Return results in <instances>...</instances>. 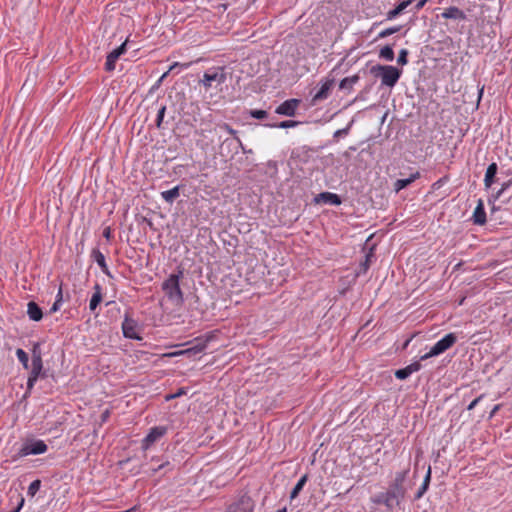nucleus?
<instances>
[{
  "instance_id": "33",
  "label": "nucleus",
  "mask_w": 512,
  "mask_h": 512,
  "mask_svg": "<svg viewBox=\"0 0 512 512\" xmlns=\"http://www.w3.org/2000/svg\"><path fill=\"white\" fill-rule=\"evenodd\" d=\"M298 124H299L298 121L285 120V121H282V122H280L278 124H271V125H268V126L269 127H276V128L286 129V128L296 127Z\"/></svg>"
},
{
  "instance_id": "16",
  "label": "nucleus",
  "mask_w": 512,
  "mask_h": 512,
  "mask_svg": "<svg viewBox=\"0 0 512 512\" xmlns=\"http://www.w3.org/2000/svg\"><path fill=\"white\" fill-rule=\"evenodd\" d=\"M421 369V364L419 362H413L406 366L405 368L398 369L395 372V377L399 380L407 379L412 373L417 372Z\"/></svg>"
},
{
  "instance_id": "31",
  "label": "nucleus",
  "mask_w": 512,
  "mask_h": 512,
  "mask_svg": "<svg viewBox=\"0 0 512 512\" xmlns=\"http://www.w3.org/2000/svg\"><path fill=\"white\" fill-rule=\"evenodd\" d=\"M16 356L19 360V362L23 365L25 369H28L29 367V358L28 354L23 349H17L16 350Z\"/></svg>"
},
{
  "instance_id": "24",
  "label": "nucleus",
  "mask_w": 512,
  "mask_h": 512,
  "mask_svg": "<svg viewBox=\"0 0 512 512\" xmlns=\"http://www.w3.org/2000/svg\"><path fill=\"white\" fill-rule=\"evenodd\" d=\"M180 195V186H175L174 188L170 190H166L161 192V197L164 201H166L169 204H172L176 198H178Z\"/></svg>"
},
{
  "instance_id": "56",
  "label": "nucleus",
  "mask_w": 512,
  "mask_h": 512,
  "mask_svg": "<svg viewBox=\"0 0 512 512\" xmlns=\"http://www.w3.org/2000/svg\"><path fill=\"white\" fill-rule=\"evenodd\" d=\"M497 410H498V406H495V408L493 409L491 414L493 415L495 412H497Z\"/></svg>"
},
{
  "instance_id": "45",
  "label": "nucleus",
  "mask_w": 512,
  "mask_h": 512,
  "mask_svg": "<svg viewBox=\"0 0 512 512\" xmlns=\"http://www.w3.org/2000/svg\"><path fill=\"white\" fill-rule=\"evenodd\" d=\"M37 382L36 379L32 378V377H28V380H27V390L28 392H30L32 390V388L34 387L35 383Z\"/></svg>"
},
{
  "instance_id": "58",
  "label": "nucleus",
  "mask_w": 512,
  "mask_h": 512,
  "mask_svg": "<svg viewBox=\"0 0 512 512\" xmlns=\"http://www.w3.org/2000/svg\"><path fill=\"white\" fill-rule=\"evenodd\" d=\"M482 93H483V89H481V90H480V92H479V97H481V96H482Z\"/></svg>"
},
{
  "instance_id": "18",
  "label": "nucleus",
  "mask_w": 512,
  "mask_h": 512,
  "mask_svg": "<svg viewBox=\"0 0 512 512\" xmlns=\"http://www.w3.org/2000/svg\"><path fill=\"white\" fill-rule=\"evenodd\" d=\"M420 177L419 172L412 173L408 178L405 179H398L394 183V191L398 193L402 189L409 186L411 183H413L416 179Z\"/></svg>"
},
{
  "instance_id": "25",
  "label": "nucleus",
  "mask_w": 512,
  "mask_h": 512,
  "mask_svg": "<svg viewBox=\"0 0 512 512\" xmlns=\"http://www.w3.org/2000/svg\"><path fill=\"white\" fill-rule=\"evenodd\" d=\"M94 293L90 299V303H89V309L91 311H94L97 306L100 304V302L102 301V292H101V286L99 284H96L94 286Z\"/></svg>"
},
{
  "instance_id": "40",
  "label": "nucleus",
  "mask_w": 512,
  "mask_h": 512,
  "mask_svg": "<svg viewBox=\"0 0 512 512\" xmlns=\"http://www.w3.org/2000/svg\"><path fill=\"white\" fill-rule=\"evenodd\" d=\"M371 257H372V254H367L365 261L363 263H361V270L363 272H366L368 270Z\"/></svg>"
},
{
  "instance_id": "35",
  "label": "nucleus",
  "mask_w": 512,
  "mask_h": 512,
  "mask_svg": "<svg viewBox=\"0 0 512 512\" xmlns=\"http://www.w3.org/2000/svg\"><path fill=\"white\" fill-rule=\"evenodd\" d=\"M36 359L43 362L39 343H35L32 349V361H36Z\"/></svg>"
},
{
  "instance_id": "52",
  "label": "nucleus",
  "mask_w": 512,
  "mask_h": 512,
  "mask_svg": "<svg viewBox=\"0 0 512 512\" xmlns=\"http://www.w3.org/2000/svg\"><path fill=\"white\" fill-rule=\"evenodd\" d=\"M426 2H427V0H420V1L416 4V10H420V9H422Z\"/></svg>"
},
{
  "instance_id": "42",
  "label": "nucleus",
  "mask_w": 512,
  "mask_h": 512,
  "mask_svg": "<svg viewBox=\"0 0 512 512\" xmlns=\"http://www.w3.org/2000/svg\"><path fill=\"white\" fill-rule=\"evenodd\" d=\"M349 129H350V125H348L346 128H343V129H339L337 131L334 132V137L335 138H338L342 135H347L348 132H349Z\"/></svg>"
},
{
  "instance_id": "49",
  "label": "nucleus",
  "mask_w": 512,
  "mask_h": 512,
  "mask_svg": "<svg viewBox=\"0 0 512 512\" xmlns=\"http://www.w3.org/2000/svg\"><path fill=\"white\" fill-rule=\"evenodd\" d=\"M62 303H58L57 301H55L53 303V305L51 306L50 308V313H55L57 312L59 309H60V306H61Z\"/></svg>"
},
{
  "instance_id": "39",
  "label": "nucleus",
  "mask_w": 512,
  "mask_h": 512,
  "mask_svg": "<svg viewBox=\"0 0 512 512\" xmlns=\"http://www.w3.org/2000/svg\"><path fill=\"white\" fill-rule=\"evenodd\" d=\"M428 488H429L428 486L422 484L420 486V488L418 489L417 493L415 494V499L418 500V499L422 498V496L426 493Z\"/></svg>"
},
{
  "instance_id": "34",
  "label": "nucleus",
  "mask_w": 512,
  "mask_h": 512,
  "mask_svg": "<svg viewBox=\"0 0 512 512\" xmlns=\"http://www.w3.org/2000/svg\"><path fill=\"white\" fill-rule=\"evenodd\" d=\"M165 112H166V106L165 105L160 106V108L158 109L157 118H156V126L158 128H161V125H162V122H163V119L165 116Z\"/></svg>"
},
{
  "instance_id": "30",
  "label": "nucleus",
  "mask_w": 512,
  "mask_h": 512,
  "mask_svg": "<svg viewBox=\"0 0 512 512\" xmlns=\"http://www.w3.org/2000/svg\"><path fill=\"white\" fill-rule=\"evenodd\" d=\"M380 58H383L386 61H393L394 60V51L391 46L387 45L381 48L379 52Z\"/></svg>"
},
{
  "instance_id": "32",
  "label": "nucleus",
  "mask_w": 512,
  "mask_h": 512,
  "mask_svg": "<svg viewBox=\"0 0 512 512\" xmlns=\"http://www.w3.org/2000/svg\"><path fill=\"white\" fill-rule=\"evenodd\" d=\"M41 487V481L39 479H36L34 481H32L28 487V495L30 497H34L36 495V493L39 491Z\"/></svg>"
},
{
  "instance_id": "8",
  "label": "nucleus",
  "mask_w": 512,
  "mask_h": 512,
  "mask_svg": "<svg viewBox=\"0 0 512 512\" xmlns=\"http://www.w3.org/2000/svg\"><path fill=\"white\" fill-rule=\"evenodd\" d=\"M137 328V322L128 314H125L124 320L122 322V331L124 337L134 340H141L142 338L138 335Z\"/></svg>"
},
{
  "instance_id": "4",
  "label": "nucleus",
  "mask_w": 512,
  "mask_h": 512,
  "mask_svg": "<svg viewBox=\"0 0 512 512\" xmlns=\"http://www.w3.org/2000/svg\"><path fill=\"white\" fill-rule=\"evenodd\" d=\"M227 79L225 69L223 67H213L208 69L204 74L199 84L206 90L210 88H219Z\"/></svg>"
},
{
  "instance_id": "50",
  "label": "nucleus",
  "mask_w": 512,
  "mask_h": 512,
  "mask_svg": "<svg viewBox=\"0 0 512 512\" xmlns=\"http://www.w3.org/2000/svg\"><path fill=\"white\" fill-rule=\"evenodd\" d=\"M103 236L106 238V239H110L111 237V230L109 227L105 228L104 231H103Z\"/></svg>"
},
{
  "instance_id": "43",
  "label": "nucleus",
  "mask_w": 512,
  "mask_h": 512,
  "mask_svg": "<svg viewBox=\"0 0 512 512\" xmlns=\"http://www.w3.org/2000/svg\"><path fill=\"white\" fill-rule=\"evenodd\" d=\"M170 466H171V465H170V462H169V461H166V462H163V463L159 464V465L157 466V468H153V469H152V472H153V473H155V472H157V471H160V470H162V469H164V468H167V467H170Z\"/></svg>"
},
{
  "instance_id": "12",
  "label": "nucleus",
  "mask_w": 512,
  "mask_h": 512,
  "mask_svg": "<svg viewBox=\"0 0 512 512\" xmlns=\"http://www.w3.org/2000/svg\"><path fill=\"white\" fill-rule=\"evenodd\" d=\"M127 41L123 42L119 47L112 50L106 58L105 69L106 71H113L115 69V63L126 52Z\"/></svg>"
},
{
  "instance_id": "22",
  "label": "nucleus",
  "mask_w": 512,
  "mask_h": 512,
  "mask_svg": "<svg viewBox=\"0 0 512 512\" xmlns=\"http://www.w3.org/2000/svg\"><path fill=\"white\" fill-rule=\"evenodd\" d=\"M497 164L496 163H491L488 167H487V170H486V173H485V177H484V185L485 187L488 189L491 187V185L493 184L494 182V178L497 174Z\"/></svg>"
},
{
  "instance_id": "53",
  "label": "nucleus",
  "mask_w": 512,
  "mask_h": 512,
  "mask_svg": "<svg viewBox=\"0 0 512 512\" xmlns=\"http://www.w3.org/2000/svg\"><path fill=\"white\" fill-rule=\"evenodd\" d=\"M511 183H512V181L509 180V181L503 183L501 188L505 191L511 185Z\"/></svg>"
},
{
  "instance_id": "29",
  "label": "nucleus",
  "mask_w": 512,
  "mask_h": 512,
  "mask_svg": "<svg viewBox=\"0 0 512 512\" xmlns=\"http://www.w3.org/2000/svg\"><path fill=\"white\" fill-rule=\"evenodd\" d=\"M307 479H308V476L307 475H303L298 480V482L296 483V485L294 486V488L291 491V494H290V498L291 499H295L299 495V493L303 489L304 485L306 484Z\"/></svg>"
},
{
  "instance_id": "3",
  "label": "nucleus",
  "mask_w": 512,
  "mask_h": 512,
  "mask_svg": "<svg viewBox=\"0 0 512 512\" xmlns=\"http://www.w3.org/2000/svg\"><path fill=\"white\" fill-rule=\"evenodd\" d=\"M182 276L183 272L180 270L177 274H171L162 284L165 295L175 305H181L184 301L183 292L179 284Z\"/></svg>"
},
{
  "instance_id": "23",
  "label": "nucleus",
  "mask_w": 512,
  "mask_h": 512,
  "mask_svg": "<svg viewBox=\"0 0 512 512\" xmlns=\"http://www.w3.org/2000/svg\"><path fill=\"white\" fill-rule=\"evenodd\" d=\"M206 346H207V341H202V342L195 344L193 347H191L189 349L176 352V353H174V355H185V354L196 355V354H199L202 351H204Z\"/></svg>"
},
{
  "instance_id": "15",
  "label": "nucleus",
  "mask_w": 512,
  "mask_h": 512,
  "mask_svg": "<svg viewBox=\"0 0 512 512\" xmlns=\"http://www.w3.org/2000/svg\"><path fill=\"white\" fill-rule=\"evenodd\" d=\"M473 223L476 225H484L486 223V212L482 199L478 200L477 206L472 215Z\"/></svg>"
},
{
  "instance_id": "38",
  "label": "nucleus",
  "mask_w": 512,
  "mask_h": 512,
  "mask_svg": "<svg viewBox=\"0 0 512 512\" xmlns=\"http://www.w3.org/2000/svg\"><path fill=\"white\" fill-rule=\"evenodd\" d=\"M267 112L265 110H251L250 116L255 119H264L267 117Z\"/></svg>"
},
{
  "instance_id": "21",
  "label": "nucleus",
  "mask_w": 512,
  "mask_h": 512,
  "mask_svg": "<svg viewBox=\"0 0 512 512\" xmlns=\"http://www.w3.org/2000/svg\"><path fill=\"white\" fill-rule=\"evenodd\" d=\"M413 0H402L394 9L388 11L387 20L395 19L399 14H401L411 3Z\"/></svg>"
},
{
  "instance_id": "11",
  "label": "nucleus",
  "mask_w": 512,
  "mask_h": 512,
  "mask_svg": "<svg viewBox=\"0 0 512 512\" xmlns=\"http://www.w3.org/2000/svg\"><path fill=\"white\" fill-rule=\"evenodd\" d=\"M300 104L299 99H288L281 103L275 110V112L279 115L293 117L296 114L297 108Z\"/></svg>"
},
{
  "instance_id": "1",
  "label": "nucleus",
  "mask_w": 512,
  "mask_h": 512,
  "mask_svg": "<svg viewBox=\"0 0 512 512\" xmlns=\"http://www.w3.org/2000/svg\"><path fill=\"white\" fill-rule=\"evenodd\" d=\"M407 472V470L397 472L388 490L379 495L377 502H382L387 507H392L394 503L398 505L400 500L405 496V488L403 484L406 479Z\"/></svg>"
},
{
  "instance_id": "14",
  "label": "nucleus",
  "mask_w": 512,
  "mask_h": 512,
  "mask_svg": "<svg viewBox=\"0 0 512 512\" xmlns=\"http://www.w3.org/2000/svg\"><path fill=\"white\" fill-rule=\"evenodd\" d=\"M315 201L317 203H324V204L336 205V206L341 204L340 197L337 194L331 193V192L320 193L319 195H317L315 197Z\"/></svg>"
},
{
  "instance_id": "9",
  "label": "nucleus",
  "mask_w": 512,
  "mask_h": 512,
  "mask_svg": "<svg viewBox=\"0 0 512 512\" xmlns=\"http://www.w3.org/2000/svg\"><path fill=\"white\" fill-rule=\"evenodd\" d=\"M167 432V428L164 426H156L150 429L149 433L142 440V449L147 450L157 440L163 437Z\"/></svg>"
},
{
  "instance_id": "10",
  "label": "nucleus",
  "mask_w": 512,
  "mask_h": 512,
  "mask_svg": "<svg viewBox=\"0 0 512 512\" xmlns=\"http://www.w3.org/2000/svg\"><path fill=\"white\" fill-rule=\"evenodd\" d=\"M334 86V79H326L321 82V87L319 90L313 95L311 103L312 105H316L317 103L327 99L330 95V92Z\"/></svg>"
},
{
  "instance_id": "44",
  "label": "nucleus",
  "mask_w": 512,
  "mask_h": 512,
  "mask_svg": "<svg viewBox=\"0 0 512 512\" xmlns=\"http://www.w3.org/2000/svg\"><path fill=\"white\" fill-rule=\"evenodd\" d=\"M430 480H431V467L428 468L422 484L429 487Z\"/></svg>"
},
{
  "instance_id": "55",
  "label": "nucleus",
  "mask_w": 512,
  "mask_h": 512,
  "mask_svg": "<svg viewBox=\"0 0 512 512\" xmlns=\"http://www.w3.org/2000/svg\"><path fill=\"white\" fill-rule=\"evenodd\" d=\"M276 512H287V508L283 507L281 509H278Z\"/></svg>"
},
{
  "instance_id": "27",
  "label": "nucleus",
  "mask_w": 512,
  "mask_h": 512,
  "mask_svg": "<svg viewBox=\"0 0 512 512\" xmlns=\"http://www.w3.org/2000/svg\"><path fill=\"white\" fill-rule=\"evenodd\" d=\"M214 131L216 133H219V138H221L222 132H226V133L232 135L233 137L237 136V131L235 129H233L229 124L224 123V122L216 124Z\"/></svg>"
},
{
  "instance_id": "37",
  "label": "nucleus",
  "mask_w": 512,
  "mask_h": 512,
  "mask_svg": "<svg viewBox=\"0 0 512 512\" xmlns=\"http://www.w3.org/2000/svg\"><path fill=\"white\" fill-rule=\"evenodd\" d=\"M407 56H408V50H406V49L400 50L398 58H397V63L402 66L406 65L408 63Z\"/></svg>"
},
{
  "instance_id": "36",
  "label": "nucleus",
  "mask_w": 512,
  "mask_h": 512,
  "mask_svg": "<svg viewBox=\"0 0 512 512\" xmlns=\"http://www.w3.org/2000/svg\"><path fill=\"white\" fill-rule=\"evenodd\" d=\"M400 28H401L400 26H394V27L387 28L379 33V38H385L394 33H397L400 30Z\"/></svg>"
},
{
  "instance_id": "57",
  "label": "nucleus",
  "mask_w": 512,
  "mask_h": 512,
  "mask_svg": "<svg viewBox=\"0 0 512 512\" xmlns=\"http://www.w3.org/2000/svg\"><path fill=\"white\" fill-rule=\"evenodd\" d=\"M167 74H168V72L164 73V74L161 76L160 80L164 79V78L167 76Z\"/></svg>"
},
{
  "instance_id": "19",
  "label": "nucleus",
  "mask_w": 512,
  "mask_h": 512,
  "mask_svg": "<svg viewBox=\"0 0 512 512\" xmlns=\"http://www.w3.org/2000/svg\"><path fill=\"white\" fill-rule=\"evenodd\" d=\"M27 314L33 321H40L43 317L42 309L35 302L31 301L27 304Z\"/></svg>"
},
{
  "instance_id": "20",
  "label": "nucleus",
  "mask_w": 512,
  "mask_h": 512,
  "mask_svg": "<svg viewBox=\"0 0 512 512\" xmlns=\"http://www.w3.org/2000/svg\"><path fill=\"white\" fill-rule=\"evenodd\" d=\"M92 257L94 259V261L99 265L101 271L106 274L107 276H110L111 277V274H110V271L108 269V266L106 264V261H105V256L103 255V253L97 249H94L92 251Z\"/></svg>"
},
{
  "instance_id": "48",
  "label": "nucleus",
  "mask_w": 512,
  "mask_h": 512,
  "mask_svg": "<svg viewBox=\"0 0 512 512\" xmlns=\"http://www.w3.org/2000/svg\"><path fill=\"white\" fill-rule=\"evenodd\" d=\"M55 301H57L58 303H62L63 302V291H62V285H60L59 289H58V292H57V295H56V299Z\"/></svg>"
},
{
  "instance_id": "6",
  "label": "nucleus",
  "mask_w": 512,
  "mask_h": 512,
  "mask_svg": "<svg viewBox=\"0 0 512 512\" xmlns=\"http://www.w3.org/2000/svg\"><path fill=\"white\" fill-rule=\"evenodd\" d=\"M48 447L43 440H29L26 441L21 449L19 455L24 457L28 455H39L47 451Z\"/></svg>"
},
{
  "instance_id": "54",
  "label": "nucleus",
  "mask_w": 512,
  "mask_h": 512,
  "mask_svg": "<svg viewBox=\"0 0 512 512\" xmlns=\"http://www.w3.org/2000/svg\"><path fill=\"white\" fill-rule=\"evenodd\" d=\"M410 341H411V338H410V339H408V340L404 343L403 348H406V347L409 345Z\"/></svg>"
},
{
  "instance_id": "17",
  "label": "nucleus",
  "mask_w": 512,
  "mask_h": 512,
  "mask_svg": "<svg viewBox=\"0 0 512 512\" xmlns=\"http://www.w3.org/2000/svg\"><path fill=\"white\" fill-rule=\"evenodd\" d=\"M442 18L444 19H454V20H466V14L456 6H450L446 8L442 14Z\"/></svg>"
},
{
  "instance_id": "13",
  "label": "nucleus",
  "mask_w": 512,
  "mask_h": 512,
  "mask_svg": "<svg viewBox=\"0 0 512 512\" xmlns=\"http://www.w3.org/2000/svg\"><path fill=\"white\" fill-rule=\"evenodd\" d=\"M243 148V143L238 136L233 137V139H224L220 145V153L223 156H227L232 150H236L237 148Z\"/></svg>"
},
{
  "instance_id": "47",
  "label": "nucleus",
  "mask_w": 512,
  "mask_h": 512,
  "mask_svg": "<svg viewBox=\"0 0 512 512\" xmlns=\"http://www.w3.org/2000/svg\"><path fill=\"white\" fill-rule=\"evenodd\" d=\"M24 502H25L24 497L20 495L18 505L12 512H19L22 509Z\"/></svg>"
},
{
  "instance_id": "7",
  "label": "nucleus",
  "mask_w": 512,
  "mask_h": 512,
  "mask_svg": "<svg viewBox=\"0 0 512 512\" xmlns=\"http://www.w3.org/2000/svg\"><path fill=\"white\" fill-rule=\"evenodd\" d=\"M254 502L247 494L241 495L238 500L231 504L227 512H253Z\"/></svg>"
},
{
  "instance_id": "26",
  "label": "nucleus",
  "mask_w": 512,
  "mask_h": 512,
  "mask_svg": "<svg viewBox=\"0 0 512 512\" xmlns=\"http://www.w3.org/2000/svg\"><path fill=\"white\" fill-rule=\"evenodd\" d=\"M359 81L358 75L346 77L340 81L339 88L342 90H352L353 86Z\"/></svg>"
},
{
  "instance_id": "28",
  "label": "nucleus",
  "mask_w": 512,
  "mask_h": 512,
  "mask_svg": "<svg viewBox=\"0 0 512 512\" xmlns=\"http://www.w3.org/2000/svg\"><path fill=\"white\" fill-rule=\"evenodd\" d=\"M43 370V362H39L37 359L36 361L31 362V371L29 376L38 380V378L41 376Z\"/></svg>"
},
{
  "instance_id": "5",
  "label": "nucleus",
  "mask_w": 512,
  "mask_h": 512,
  "mask_svg": "<svg viewBox=\"0 0 512 512\" xmlns=\"http://www.w3.org/2000/svg\"><path fill=\"white\" fill-rule=\"evenodd\" d=\"M457 341V337L454 333L446 334L442 339L437 341L430 349L429 352L422 355L420 357V360H426L431 357L438 356L442 353H444L446 350L451 348Z\"/></svg>"
},
{
  "instance_id": "51",
  "label": "nucleus",
  "mask_w": 512,
  "mask_h": 512,
  "mask_svg": "<svg viewBox=\"0 0 512 512\" xmlns=\"http://www.w3.org/2000/svg\"><path fill=\"white\" fill-rule=\"evenodd\" d=\"M503 192H504V190H503L502 188H500V189H499V190H498V191L493 195L494 200L499 199V198L502 196Z\"/></svg>"
},
{
  "instance_id": "41",
  "label": "nucleus",
  "mask_w": 512,
  "mask_h": 512,
  "mask_svg": "<svg viewBox=\"0 0 512 512\" xmlns=\"http://www.w3.org/2000/svg\"><path fill=\"white\" fill-rule=\"evenodd\" d=\"M189 66H190V64H189V63L180 64V63H178V62H175V63H173V64L170 66V68H169L168 72H171V71H173L174 69H177V67H180V68H183V69H187Z\"/></svg>"
},
{
  "instance_id": "46",
  "label": "nucleus",
  "mask_w": 512,
  "mask_h": 512,
  "mask_svg": "<svg viewBox=\"0 0 512 512\" xmlns=\"http://www.w3.org/2000/svg\"><path fill=\"white\" fill-rule=\"evenodd\" d=\"M483 398V395H480L476 399H474L467 407L468 410L474 409V407L480 402V400Z\"/></svg>"
},
{
  "instance_id": "2",
  "label": "nucleus",
  "mask_w": 512,
  "mask_h": 512,
  "mask_svg": "<svg viewBox=\"0 0 512 512\" xmlns=\"http://www.w3.org/2000/svg\"><path fill=\"white\" fill-rule=\"evenodd\" d=\"M372 75L381 79V84L387 87H394L401 77L402 70L392 65H375L370 69Z\"/></svg>"
}]
</instances>
